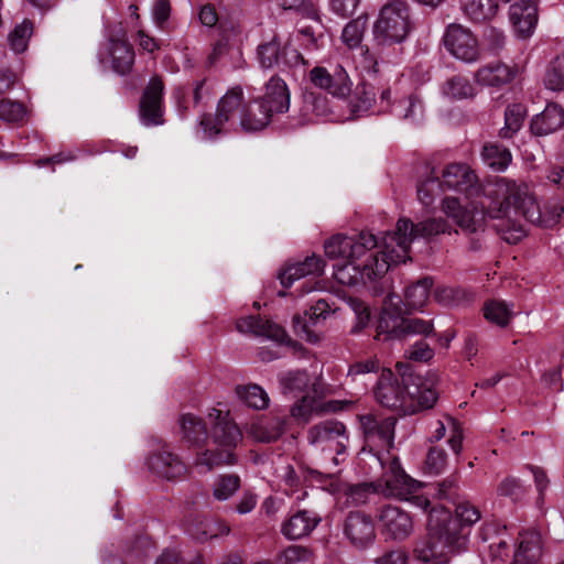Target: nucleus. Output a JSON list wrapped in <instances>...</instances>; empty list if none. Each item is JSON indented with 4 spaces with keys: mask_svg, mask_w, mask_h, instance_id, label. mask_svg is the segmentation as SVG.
<instances>
[{
    "mask_svg": "<svg viewBox=\"0 0 564 564\" xmlns=\"http://www.w3.org/2000/svg\"><path fill=\"white\" fill-rule=\"evenodd\" d=\"M510 3V21L518 36L529 37L538 22L536 0H505Z\"/></svg>",
    "mask_w": 564,
    "mask_h": 564,
    "instance_id": "b1692460",
    "label": "nucleus"
},
{
    "mask_svg": "<svg viewBox=\"0 0 564 564\" xmlns=\"http://www.w3.org/2000/svg\"><path fill=\"white\" fill-rule=\"evenodd\" d=\"M183 438L191 445H200L208 438L206 426L199 416L192 413L183 414L180 419Z\"/></svg>",
    "mask_w": 564,
    "mask_h": 564,
    "instance_id": "e433bc0d",
    "label": "nucleus"
},
{
    "mask_svg": "<svg viewBox=\"0 0 564 564\" xmlns=\"http://www.w3.org/2000/svg\"><path fill=\"white\" fill-rule=\"evenodd\" d=\"M164 84L154 76L150 79L140 101V118L143 124L153 126L163 123L162 98Z\"/></svg>",
    "mask_w": 564,
    "mask_h": 564,
    "instance_id": "aec40b11",
    "label": "nucleus"
},
{
    "mask_svg": "<svg viewBox=\"0 0 564 564\" xmlns=\"http://www.w3.org/2000/svg\"><path fill=\"white\" fill-rule=\"evenodd\" d=\"M308 79L314 87L339 99L347 98L352 89V80L340 64L315 66L310 70Z\"/></svg>",
    "mask_w": 564,
    "mask_h": 564,
    "instance_id": "f8f14e48",
    "label": "nucleus"
},
{
    "mask_svg": "<svg viewBox=\"0 0 564 564\" xmlns=\"http://www.w3.org/2000/svg\"><path fill=\"white\" fill-rule=\"evenodd\" d=\"M243 90L240 86L229 89L219 100L214 118L204 116L200 119L199 126L203 129L204 135L207 139L217 137L220 132L226 130V124L234 126L236 119H239L241 129L246 132H256L261 129L248 128L245 123L246 119L252 123L259 118V110L257 108L258 99L242 106Z\"/></svg>",
    "mask_w": 564,
    "mask_h": 564,
    "instance_id": "0eeeda50",
    "label": "nucleus"
},
{
    "mask_svg": "<svg viewBox=\"0 0 564 564\" xmlns=\"http://www.w3.org/2000/svg\"><path fill=\"white\" fill-rule=\"evenodd\" d=\"M341 529L344 538L356 549H366L376 540V528L372 518L360 511L349 512L341 524Z\"/></svg>",
    "mask_w": 564,
    "mask_h": 564,
    "instance_id": "f3484780",
    "label": "nucleus"
},
{
    "mask_svg": "<svg viewBox=\"0 0 564 564\" xmlns=\"http://www.w3.org/2000/svg\"><path fill=\"white\" fill-rule=\"evenodd\" d=\"M544 85L553 91L564 90V57H556L551 62L545 72Z\"/></svg>",
    "mask_w": 564,
    "mask_h": 564,
    "instance_id": "8fccbe9b",
    "label": "nucleus"
},
{
    "mask_svg": "<svg viewBox=\"0 0 564 564\" xmlns=\"http://www.w3.org/2000/svg\"><path fill=\"white\" fill-rule=\"evenodd\" d=\"M311 392L301 394L290 409L291 416L301 423H307L314 415L337 412L343 409L338 401H324V388H311Z\"/></svg>",
    "mask_w": 564,
    "mask_h": 564,
    "instance_id": "4468645a",
    "label": "nucleus"
},
{
    "mask_svg": "<svg viewBox=\"0 0 564 564\" xmlns=\"http://www.w3.org/2000/svg\"><path fill=\"white\" fill-rule=\"evenodd\" d=\"M280 64L284 67H294L297 65H305L306 62L302 54L292 45L291 42H289L282 50L280 48Z\"/></svg>",
    "mask_w": 564,
    "mask_h": 564,
    "instance_id": "69168bd1",
    "label": "nucleus"
},
{
    "mask_svg": "<svg viewBox=\"0 0 564 564\" xmlns=\"http://www.w3.org/2000/svg\"><path fill=\"white\" fill-rule=\"evenodd\" d=\"M101 62H110L112 69L121 75L130 72L134 62V52L126 40V32L119 25L117 31L109 32L108 43L99 52Z\"/></svg>",
    "mask_w": 564,
    "mask_h": 564,
    "instance_id": "ddd939ff",
    "label": "nucleus"
},
{
    "mask_svg": "<svg viewBox=\"0 0 564 564\" xmlns=\"http://www.w3.org/2000/svg\"><path fill=\"white\" fill-rule=\"evenodd\" d=\"M433 299L442 306L452 307L468 301V294L460 288L438 285L433 292Z\"/></svg>",
    "mask_w": 564,
    "mask_h": 564,
    "instance_id": "de8ad7c7",
    "label": "nucleus"
},
{
    "mask_svg": "<svg viewBox=\"0 0 564 564\" xmlns=\"http://www.w3.org/2000/svg\"><path fill=\"white\" fill-rule=\"evenodd\" d=\"M147 466L152 474L166 480L182 479L187 471L184 462L166 446L151 453Z\"/></svg>",
    "mask_w": 564,
    "mask_h": 564,
    "instance_id": "6ab92c4d",
    "label": "nucleus"
},
{
    "mask_svg": "<svg viewBox=\"0 0 564 564\" xmlns=\"http://www.w3.org/2000/svg\"><path fill=\"white\" fill-rule=\"evenodd\" d=\"M258 58L262 68H272L280 65V44L273 39L258 47Z\"/></svg>",
    "mask_w": 564,
    "mask_h": 564,
    "instance_id": "864d4df0",
    "label": "nucleus"
},
{
    "mask_svg": "<svg viewBox=\"0 0 564 564\" xmlns=\"http://www.w3.org/2000/svg\"><path fill=\"white\" fill-rule=\"evenodd\" d=\"M285 419L261 416L252 420L246 427L247 435L257 442L270 443L278 440L284 432Z\"/></svg>",
    "mask_w": 564,
    "mask_h": 564,
    "instance_id": "c85d7f7f",
    "label": "nucleus"
},
{
    "mask_svg": "<svg viewBox=\"0 0 564 564\" xmlns=\"http://www.w3.org/2000/svg\"><path fill=\"white\" fill-rule=\"evenodd\" d=\"M33 32V25L24 20L18 24L8 35L10 48L14 53H23L28 48L29 40Z\"/></svg>",
    "mask_w": 564,
    "mask_h": 564,
    "instance_id": "09e8293b",
    "label": "nucleus"
},
{
    "mask_svg": "<svg viewBox=\"0 0 564 564\" xmlns=\"http://www.w3.org/2000/svg\"><path fill=\"white\" fill-rule=\"evenodd\" d=\"M334 312L335 308H332L326 300H318L305 312L304 318L300 315L293 317L294 332L306 341L316 344L319 341V335L313 332L311 327L317 325L321 321H325Z\"/></svg>",
    "mask_w": 564,
    "mask_h": 564,
    "instance_id": "4be33fe9",
    "label": "nucleus"
},
{
    "mask_svg": "<svg viewBox=\"0 0 564 564\" xmlns=\"http://www.w3.org/2000/svg\"><path fill=\"white\" fill-rule=\"evenodd\" d=\"M410 30L409 7L403 1H394L381 8L372 34L378 44L392 45L403 42Z\"/></svg>",
    "mask_w": 564,
    "mask_h": 564,
    "instance_id": "1a4fd4ad",
    "label": "nucleus"
},
{
    "mask_svg": "<svg viewBox=\"0 0 564 564\" xmlns=\"http://www.w3.org/2000/svg\"><path fill=\"white\" fill-rule=\"evenodd\" d=\"M311 558V551L302 545H290L285 547L276 558L278 564H297L307 562Z\"/></svg>",
    "mask_w": 564,
    "mask_h": 564,
    "instance_id": "13d9d810",
    "label": "nucleus"
},
{
    "mask_svg": "<svg viewBox=\"0 0 564 564\" xmlns=\"http://www.w3.org/2000/svg\"><path fill=\"white\" fill-rule=\"evenodd\" d=\"M241 487V479L236 474H220L212 484V495L217 501H227L234 497Z\"/></svg>",
    "mask_w": 564,
    "mask_h": 564,
    "instance_id": "a19ab883",
    "label": "nucleus"
},
{
    "mask_svg": "<svg viewBox=\"0 0 564 564\" xmlns=\"http://www.w3.org/2000/svg\"><path fill=\"white\" fill-rule=\"evenodd\" d=\"M527 116V108L522 104L509 105L505 111V126L500 129V137L512 138L522 127Z\"/></svg>",
    "mask_w": 564,
    "mask_h": 564,
    "instance_id": "a18cd8bd",
    "label": "nucleus"
},
{
    "mask_svg": "<svg viewBox=\"0 0 564 564\" xmlns=\"http://www.w3.org/2000/svg\"><path fill=\"white\" fill-rule=\"evenodd\" d=\"M384 488H386V484L383 481V474H382L381 478L379 479V481L376 485L365 482V484H359V485L350 487L349 499L355 505H361L367 501L368 495L370 492L379 491L382 495L387 496L383 492Z\"/></svg>",
    "mask_w": 564,
    "mask_h": 564,
    "instance_id": "5fc2aeb1",
    "label": "nucleus"
},
{
    "mask_svg": "<svg viewBox=\"0 0 564 564\" xmlns=\"http://www.w3.org/2000/svg\"><path fill=\"white\" fill-rule=\"evenodd\" d=\"M281 391L285 395L296 398L311 392V388L323 389L322 382L312 378L305 370H291L279 377Z\"/></svg>",
    "mask_w": 564,
    "mask_h": 564,
    "instance_id": "c756f323",
    "label": "nucleus"
},
{
    "mask_svg": "<svg viewBox=\"0 0 564 564\" xmlns=\"http://www.w3.org/2000/svg\"><path fill=\"white\" fill-rule=\"evenodd\" d=\"M524 492L525 490L521 481L511 476L503 478L497 487L498 496L510 498L512 501L521 499Z\"/></svg>",
    "mask_w": 564,
    "mask_h": 564,
    "instance_id": "bf43d9fd",
    "label": "nucleus"
},
{
    "mask_svg": "<svg viewBox=\"0 0 564 564\" xmlns=\"http://www.w3.org/2000/svg\"><path fill=\"white\" fill-rule=\"evenodd\" d=\"M325 262L315 254L306 257L304 261L286 265L279 274V280L284 288L291 286L296 280L313 276L317 278L324 272Z\"/></svg>",
    "mask_w": 564,
    "mask_h": 564,
    "instance_id": "cd10ccee",
    "label": "nucleus"
},
{
    "mask_svg": "<svg viewBox=\"0 0 564 564\" xmlns=\"http://www.w3.org/2000/svg\"><path fill=\"white\" fill-rule=\"evenodd\" d=\"M283 10H292L304 18L319 21L318 9L312 0H278Z\"/></svg>",
    "mask_w": 564,
    "mask_h": 564,
    "instance_id": "3c124183",
    "label": "nucleus"
},
{
    "mask_svg": "<svg viewBox=\"0 0 564 564\" xmlns=\"http://www.w3.org/2000/svg\"><path fill=\"white\" fill-rule=\"evenodd\" d=\"M442 209L468 232L481 229L486 218L500 220L496 226L497 230L509 243H517L525 236V230L517 217L522 216L532 224L552 227L564 212L558 203L545 205L542 209L529 184L506 177L486 185L484 199L463 206L457 198L446 197L443 199Z\"/></svg>",
    "mask_w": 564,
    "mask_h": 564,
    "instance_id": "f03ea898",
    "label": "nucleus"
},
{
    "mask_svg": "<svg viewBox=\"0 0 564 564\" xmlns=\"http://www.w3.org/2000/svg\"><path fill=\"white\" fill-rule=\"evenodd\" d=\"M482 311L484 317L499 327L508 326L514 316L513 306L500 300L487 301Z\"/></svg>",
    "mask_w": 564,
    "mask_h": 564,
    "instance_id": "58836bf2",
    "label": "nucleus"
},
{
    "mask_svg": "<svg viewBox=\"0 0 564 564\" xmlns=\"http://www.w3.org/2000/svg\"><path fill=\"white\" fill-rule=\"evenodd\" d=\"M375 398L382 406L413 414L420 410L431 409L437 392L420 376H403L401 381L390 370L383 369L373 390Z\"/></svg>",
    "mask_w": 564,
    "mask_h": 564,
    "instance_id": "39448f33",
    "label": "nucleus"
},
{
    "mask_svg": "<svg viewBox=\"0 0 564 564\" xmlns=\"http://www.w3.org/2000/svg\"><path fill=\"white\" fill-rule=\"evenodd\" d=\"M447 466L446 452L440 446H432L426 455L425 469L431 475H440Z\"/></svg>",
    "mask_w": 564,
    "mask_h": 564,
    "instance_id": "4d7b16f0",
    "label": "nucleus"
},
{
    "mask_svg": "<svg viewBox=\"0 0 564 564\" xmlns=\"http://www.w3.org/2000/svg\"><path fill=\"white\" fill-rule=\"evenodd\" d=\"M389 325L383 319L379 325L377 339H380L383 333H387L384 339L401 338L403 336H423L429 337L434 334V324L432 319H424L421 317L402 318L397 326L391 330L388 329Z\"/></svg>",
    "mask_w": 564,
    "mask_h": 564,
    "instance_id": "a878e982",
    "label": "nucleus"
},
{
    "mask_svg": "<svg viewBox=\"0 0 564 564\" xmlns=\"http://www.w3.org/2000/svg\"><path fill=\"white\" fill-rule=\"evenodd\" d=\"M295 42L306 52H317L323 46V34H315L311 26H301L296 31Z\"/></svg>",
    "mask_w": 564,
    "mask_h": 564,
    "instance_id": "603ef678",
    "label": "nucleus"
},
{
    "mask_svg": "<svg viewBox=\"0 0 564 564\" xmlns=\"http://www.w3.org/2000/svg\"><path fill=\"white\" fill-rule=\"evenodd\" d=\"M444 45L455 58L465 63H474L480 55L476 36L469 29L460 24L447 26L444 35Z\"/></svg>",
    "mask_w": 564,
    "mask_h": 564,
    "instance_id": "2eb2a0df",
    "label": "nucleus"
},
{
    "mask_svg": "<svg viewBox=\"0 0 564 564\" xmlns=\"http://www.w3.org/2000/svg\"><path fill=\"white\" fill-rule=\"evenodd\" d=\"M447 430L449 431L447 444L449 445L454 454L459 455L463 449L464 434L460 424L453 417H446V423L444 421L438 420L436 422V427L430 437V441H441L445 436Z\"/></svg>",
    "mask_w": 564,
    "mask_h": 564,
    "instance_id": "72a5a7b5",
    "label": "nucleus"
},
{
    "mask_svg": "<svg viewBox=\"0 0 564 564\" xmlns=\"http://www.w3.org/2000/svg\"><path fill=\"white\" fill-rule=\"evenodd\" d=\"M444 187L466 193L468 197L479 193L477 177L470 167L463 163H452L443 170L442 182L433 176L420 183L417 197L423 205L430 206Z\"/></svg>",
    "mask_w": 564,
    "mask_h": 564,
    "instance_id": "6e6552de",
    "label": "nucleus"
},
{
    "mask_svg": "<svg viewBox=\"0 0 564 564\" xmlns=\"http://www.w3.org/2000/svg\"><path fill=\"white\" fill-rule=\"evenodd\" d=\"M447 227L442 218L429 219L417 225L408 218H400L395 231L387 232L380 243L368 231L356 237L337 234L325 241V254L344 261L334 267V278L338 283L366 286L384 276L391 265L410 259V246L415 239L431 238L445 232Z\"/></svg>",
    "mask_w": 564,
    "mask_h": 564,
    "instance_id": "f257e3e1",
    "label": "nucleus"
},
{
    "mask_svg": "<svg viewBox=\"0 0 564 564\" xmlns=\"http://www.w3.org/2000/svg\"><path fill=\"white\" fill-rule=\"evenodd\" d=\"M378 522L381 533L391 540L402 541L413 532V519L399 506L386 505L379 509Z\"/></svg>",
    "mask_w": 564,
    "mask_h": 564,
    "instance_id": "dca6fc26",
    "label": "nucleus"
},
{
    "mask_svg": "<svg viewBox=\"0 0 564 564\" xmlns=\"http://www.w3.org/2000/svg\"><path fill=\"white\" fill-rule=\"evenodd\" d=\"M456 517L443 506H434L427 519V534L414 552L423 560L442 556L446 552H463L467 549L469 528L480 519V511L469 501L459 502Z\"/></svg>",
    "mask_w": 564,
    "mask_h": 564,
    "instance_id": "20e7f679",
    "label": "nucleus"
},
{
    "mask_svg": "<svg viewBox=\"0 0 564 564\" xmlns=\"http://www.w3.org/2000/svg\"><path fill=\"white\" fill-rule=\"evenodd\" d=\"M432 285L431 278H423L408 286L404 294L405 305L412 310H422L430 297Z\"/></svg>",
    "mask_w": 564,
    "mask_h": 564,
    "instance_id": "c03bdc74",
    "label": "nucleus"
},
{
    "mask_svg": "<svg viewBox=\"0 0 564 564\" xmlns=\"http://www.w3.org/2000/svg\"><path fill=\"white\" fill-rule=\"evenodd\" d=\"M360 430L365 438L361 454H369L383 470L387 497L411 501L416 507L426 510L431 501L419 491L423 487L404 473L395 455L391 453L394 446V429L397 420L393 416L381 417L372 413L358 416Z\"/></svg>",
    "mask_w": 564,
    "mask_h": 564,
    "instance_id": "7ed1b4c3",
    "label": "nucleus"
},
{
    "mask_svg": "<svg viewBox=\"0 0 564 564\" xmlns=\"http://www.w3.org/2000/svg\"><path fill=\"white\" fill-rule=\"evenodd\" d=\"M509 534L505 527H500L498 523H486L480 530V538L484 545V550L496 547V542L508 538Z\"/></svg>",
    "mask_w": 564,
    "mask_h": 564,
    "instance_id": "e2e57ef3",
    "label": "nucleus"
},
{
    "mask_svg": "<svg viewBox=\"0 0 564 564\" xmlns=\"http://www.w3.org/2000/svg\"><path fill=\"white\" fill-rule=\"evenodd\" d=\"M236 327L240 333L263 337L278 344H284L289 340V336L281 325L259 316L240 318L237 321Z\"/></svg>",
    "mask_w": 564,
    "mask_h": 564,
    "instance_id": "5701e85b",
    "label": "nucleus"
},
{
    "mask_svg": "<svg viewBox=\"0 0 564 564\" xmlns=\"http://www.w3.org/2000/svg\"><path fill=\"white\" fill-rule=\"evenodd\" d=\"M155 564H203V560L199 555H196L188 561H184L177 550L167 549L156 560Z\"/></svg>",
    "mask_w": 564,
    "mask_h": 564,
    "instance_id": "338daca9",
    "label": "nucleus"
},
{
    "mask_svg": "<svg viewBox=\"0 0 564 564\" xmlns=\"http://www.w3.org/2000/svg\"><path fill=\"white\" fill-rule=\"evenodd\" d=\"M348 305L351 311L355 313L356 323L351 328L354 334L360 333L366 326H368L370 322V310L368 305H366L362 301L358 299L350 297L348 300Z\"/></svg>",
    "mask_w": 564,
    "mask_h": 564,
    "instance_id": "052dcab7",
    "label": "nucleus"
},
{
    "mask_svg": "<svg viewBox=\"0 0 564 564\" xmlns=\"http://www.w3.org/2000/svg\"><path fill=\"white\" fill-rule=\"evenodd\" d=\"M221 40L226 43L236 42L240 40L242 29L239 23L228 20L219 24Z\"/></svg>",
    "mask_w": 564,
    "mask_h": 564,
    "instance_id": "774afa93",
    "label": "nucleus"
},
{
    "mask_svg": "<svg viewBox=\"0 0 564 564\" xmlns=\"http://www.w3.org/2000/svg\"><path fill=\"white\" fill-rule=\"evenodd\" d=\"M404 355L410 360L427 362L434 357V349L427 343L417 340L405 350Z\"/></svg>",
    "mask_w": 564,
    "mask_h": 564,
    "instance_id": "0e129e2a",
    "label": "nucleus"
},
{
    "mask_svg": "<svg viewBox=\"0 0 564 564\" xmlns=\"http://www.w3.org/2000/svg\"><path fill=\"white\" fill-rule=\"evenodd\" d=\"M208 421L212 424L209 438L216 448L197 453L194 459V466L204 474L215 467L235 465V448L242 440V434L228 411L214 408L208 413Z\"/></svg>",
    "mask_w": 564,
    "mask_h": 564,
    "instance_id": "423d86ee",
    "label": "nucleus"
},
{
    "mask_svg": "<svg viewBox=\"0 0 564 564\" xmlns=\"http://www.w3.org/2000/svg\"><path fill=\"white\" fill-rule=\"evenodd\" d=\"M563 126L564 109L555 102H550L541 113L532 118L530 128L536 135H547L557 131Z\"/></svg>",
    "mask_w": 564,
    "mask_h": 564,
    "instance_id": "7c9ffc66",
    "label": "nucleus"
},
{
    "mask_svg": "<svg viewBox=\"0 0 564 564\" xmlns=\"http://www.w3.org/2000/svg\"><path fill=\"white\" fill-rule=\"evenodd\" d=\"M351 59L355 64L356 69L361 73H377L378 72V62L373 54L370 53L368 46H364L351 52Z\"/></svg>",
    "mask_w": 564,
    "mask_h": 564,
    "instance_id": "6e6d98bb",
    "label": "nucleus"
},
{
    "mask_svg": "<svg viewBox=\"0 0 564 564\" xmlns=\"http://www.w3.org/2000/svg\"><path fill=\"white\" fill-rule=\"evenodd\" d=\"M183 529L191 539L200 543L227 535L230 532L226 522L198 514L188 516L183 523Z\"/></svg>",
    "mask_w": 564,
    "mask_h": 564,
    "instance_id": "412c9836",
    "label": "nucleus"
},
{
    "mask_svg": "<svg viewBox=\"0 0 564 564\" xmlns=\"http://www.w3.org/2000/svg\"><path fill=\"white\" fill-rule=\"evenodd\" d=\"M391 90L382 88L376 90L375 87L362 84L357 88L356 100L351 104V111L356 117L364 113H388L390 110Z\"/></svg>",
    "mask_w": 564,
    "mask_h": 564,
    "instance_id": "a211bd4d",
    "label": "nucleus"
},
{
    "mask_svg": "<svg viewBox=\"0 0 564 564\" xmlns=\"http://www.w3.org/2000/svg\"><path fill=\"white\" fill-rule=\"evenodd\" d=\"M235 392L239 401L251 409L264 410L269 406L270 398L267 391L257 383L239 384Z\"/></svg>",
    "mask_w": 564,
    "mask_h": 564,
    "instance_id": "4c0bfd02",
    "label": "nucleus"
},
{
    "mask_svg": "<svg viewBox=\"0 0 564 564\" xmlns=\"http://www.w3.org/2000/svg\"><path fill=\"white\" fill-rule=\"evenodd\" d=\"M399 119L410 122H419L423 118V104L416 96H409L403 99L393 100L390 98V110Z\"/></svg>",
    "mask_w": 564,
    "mask_h": 564,
    "instance_id": "f704fd0d",
    "label": "nucleus"
},
{
    "mask_svg": "<svg viewBox=\"0 0 564 564\" xmlns=\"http://www.w3.org/2000/svg\"><path fill=\"white\" fill-rule=\"evenodd\" d=\"M303 111L307 121H312L313 117L318 119H326L330 115V105L326 96L316 93H305L303 100Z\"/></svg>",
    "mask_w": 564,
    "mask_h": 564,
    "instance_id": "49530a36",
    "label": "nucleus"
},
{
    "mask_svg": "<svg viewBox=\"0 0 564 564\" xmlns=\"http://www.w3.org/2000/svg\"><path fill=\"white\" fill-rule=\"evenodd\" d=\"M441 91L445 98L454 101L471 99L477 94L476 87L463 75H455L445 80Z\"/></svg>",
    "mask_w": 564,
    "mask_h": 564,
    "instance_id": "c9c22d12",
    "label": "nucleus"
},
{
    "mask_svg": "<svg viewBox=\"0 0 564 564\" xmlns=\"http://www.w3.org/2000/svg\"><path fill=\"white\" fill-rule=\"evenodd\" d=\"M322 522V517L314 510H296L281 524V533L288 540H299L310 535Z\"/></svg>",
    "mask_w": 564,
    "mask_h": 564,
    "instance_id": "393cba45",
    "label": "nucleus"
},
{
    "mask_svg": "<svg viewBox=\"0 0 564 564\" xmlns=\"http://www.w3.org/2000/svg\"><path fill=\"white\" fill-rule=\"evenodd\" d=\"M367 29V17L360 15L348 22L341 31V42L351 53L366 46L362 44L364 34Z\"/></svg>",
    "mask_w": 564,
    "mask_h": 564,
    "instance_id": "ea45409f",
    "label": "nucleus"
},
{
    "mask_svg": "<svg viewBox=\"0 0 564 564\" xmlns=\"http://www.w3.org/2000/svg\"><path fill=\"white\" fill-rule=\"evenodd\" d=\"M279 478V487L286 496L294 497L296 501H302L306 498L307 492L303 487L302 479L292 466L283 467Z\"/></svg>",
    "mask_w": 564,
    "mask_h": 564,
    "instance_id": "79ce46f5",
    "label": "nucleus"
},
{
    "mask_svg": "<svg viewBox=\"0 0 564 564\" xmlns=\"http://www.w3.org/2000/svg\"><path fill=\"white\" fill-rule=\"evenodd\" d=\"M482 161L495 171H505L512 161L510 151L497 143H487L481 152Z\"/></svg>",
    "mask_w": 564,
    "mask_h": 564,
    "instance_id": "37998d69",
    "label": "nucleus"
},
{
    "mask_svg": "<svg viewBox=\"0 0 564 564\" xmlns=\"http://www.w3.org/2000/svg\"><path fill=\"white\" fill-rule=\"evenodd\" d=\"M290 102L291 94L286 83L282 78L273 76L265 85L264 96L258 98L259 118L252 121V123L249 119H246L245 123L251 129H264L274 115L288 112Z\"/></svg>",
    "mask_w": 564,
    "mask_h": 564,
    "instance_id": "9d476101",
    "label": "nucleus"
},
{
    "mask_svg": "<svg viewBox=\"0 0 564 564\" xmlns=\"http://www.w3.org/2000/svg\"><path fill=\"white\" fill-rule=\"evenodd\" d=\"M307 442L315 451L328 452L332 463L337 466L348 444L346 426L335 420L321 422L308 429Z\"/></svg>",
    "mask_w": 564,
    "mask_h": 564,
    "instance_id": "9b49d317",
    "label": "nucleus"
},
{
    "mask_svg": "<svg viewBox=\"0 0 564 564\" xmlns=\"http://www.w3.org/2000/svg\"><path fill=\"white\" fill-rule=\"evenodd\" d=\"M26 115V110L21 102L2 99L0 101V120L7 122H18Z\"/></svg>",
    "mask_w": 564,
    "mask_h": 564,
    "instance_id": "680f3d73",
    "label": "nucleus"
},
{
    "mask_svg": "<svg viewBox=\"0 0 564 564\" xmlns=\"http://www.w3.org/2000/svg\"><path fill=\"white\" fill-rule=\"evenodd\" d=\"M466 18L476 23L491 21L499 11V0H460Z\"/></svg>",
    "mask_w": 564,
    "mask_h": 564,
    "instance_id": "473e14b6",
    "label": "nucleus"
},
{
    "mask_svg": "<svg viewBox=\"0 0 564 564\" xmlns=\"http://www.w3.org/2000/svg\"><path fill=\"white\" fill-rule=\"evenodd\" d=\"M517 72L514 67L496 62L480 67L476 72L475 78L478 84L484 86H502L512 82Z\"/></svg>",
    "mask_w": 564,
    "mask_h": 564,
    "instance_id": "2f4dec72",
    "label": "nucleus"
},
{
    "mask_svg": "<svg viewBox=\"0 0 564 564\" xmlns=\"http://www.w3.org/2000/svg\"><path fill=\"white\" fill-rule=\"evenodd\" d=\"M542 555V538L536 531L520 532L514 543L511 564H532Z\"/></svg>",
    "mask_w": 564,
    "mask_h": 564,
    "instance_id": "bb28decb",
    "label": "nucleus"
}]
</instances>
